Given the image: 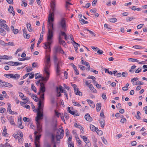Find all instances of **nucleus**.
Listing matches in <instances>:
<instances>
[{
    "instance_id": "1",
    "label": "nucleus",
    "mask_w": 147,
    "mask_h": 147,
    "mask_svg": "<svg viewBox=\"0 0 147 147\" xmlns=\"http://www.w3.org/2000/svg\"><path fill=\"white\" fill-rule=\"evenodd\" d=\"M40 88L39 92L38 94L40 95V99L38 104V107L37 109V116L36 117L35 120L37 126V131H35L34 134L36 135L38 133H40L42 131V125L41 124L40 119H42V110L44 105V93L45 91V83L43 82L40 83Z\"/></svg>"
},
{
    "instance_id": "2",
    "label": "nucleus",
    "mask_w": 147,
    "mask_h": 147,
    "mask_svg": "<svg viewBox=\"0 0 147 147\" xmlns=\"http://www.w3.org/2000/svg\"><path fill=\"white\" fill-rule=\"evenodd\" d=\"M51 9L49 12L48 21L47 27L48 32L47 34L46 42L45 43L44 47H50L53 42V22L54 20V13L55 9V0H52L51 4Z\"/></svg>"
},
{
    "instance_id": "3",
    "label": "nucleus",
    "mask_w": 147,
    "mask_h": 147,
    "mask_svg": "<svg viewBox=\"0 0 147 147\" xmlns=\"http://www.w3.org/2000/svg\"><path fill=\"white\" fill-rule=\"evenodd\" d=\"M45 58V65L44 68V75L45 77H42V78L43 80L47 81L48 80L50 74L51 65L50 55L48 54L46 55Z\"/></svg>"
},
{
    "instance_id": "4",
    "label": "nucleus",
    "mask_w": 147,
    "mask_h": 147,
    "mask_svg": "<svg viewBox=\"0 0 147 147\" xmlns=\"http://www.w3.org/2000/svg\"><path fill=\"white\" fill-rule=\"evenodd\" d=\"M59 27L65 31L67 30V26L66 24L65 19L64 18H62L60 20L58 23Z\"/></svg>"
},
{
    "instance_id": "5",
    "label": "nucleus",
    "mask_w": 147,
    "mask_h": 147,
    "mask_svg": "<svg viewBox=\"0 0 147 147\" xmlns=\"http://www.w3.org/2000/svg\"><path fill=\"white\" fill-rule=\"evenodd\" d=\"M60 127L56 137L57 140H59L62 138L64 136V131L63 127L61 126H60Z\"/></svg>"
},
{
    "instance_id": "6",
    "label": "nucleus",
    "mask_w": 147,
    "mask_h": 147,
    "mask_svg": "<svg viewBox=\"0 0 147 147\" xmlns=\"http://www.w3.org/2000/svg\"><path fill=\"white\" fill-rule=\"evenodd\" d=\"M6 22L5 20L0 19V26L9 32L10 31V29L7 25L5 24Z\"/></svg>"
},
{
    "instance_id": "7",
    "label": "nucleus",
    "mask_w": 147,
    "mask_h": 147,
    "mask_svg": "<svg viewBox=\"0 0 147 147\" xmlns=\"http://www.w3.org/2000/svg\"><path fill=\"white\" fill-rule=\"evenodd\" d=\"M72 86L74 88V92L75 94L80 96H82V93L78 89L77 85L75 84H73Z\"/></svg>"
},
{
    "instance_id": "8",
    "label": "nucleus",
    "mask_w": 147,
    "mask_h": 147,
    "mask_svg": "<svg viewBox=\"0 0 147 147\" xmlns=\"http://www.w3.org/2000/svg\"><path fill=\"white\" fill-rule=\"evenodd\" d=\"M41 135L35 136V138L34 141V143L36 147H40L39 140L41 137Z\"/></svg>"
},
{
    "instance_id": "9",
    "label": "nucleus",
    "mask_w": 147,
    "mask_h": 147,
    "mask_svg": "<svg viewBox=\"0 0 147 147\" xmlns=\"http://www.w3.org/2000/svg\"><path fill=\"white\" fill-rule=\"evenodd\" d=\"M57 91L58 90H59L62 93H64V95L65 96L66 98L67 99H68V96L67 93L66 91H64L63 89L62 88V87L61 86H59L58 87H57L56 88Z\"/></svg>"
},
{
    "instance_id": "10",
    "label": "nucleus",
    "mask_w": 147,
    "mask_h": 147,
    "mask_svg": "<svg viewBox=\"0 0 147 147\" xmlns=\"http://www.w3.org/2000/svg\"><path fill=\"white\" fill-rule=\"evenodd\" d=\"M61 63L59 62L57 64L56 67V71L57 75H59L60 74V65Z\"/></svg>"
},
{
    "instance_id": "11",
    "label": "nucleus",
    "mask_w": 147,
    "mask_h": 147,
    "mask_svg": "<svg viewBox=\"0 0 147 147\" xmlns=\"http://www.w3.org/2000/svg\"><path fill=\"white\" fill-rule=\"evenodd\" d=\"M7 119L9 121L10 124L12 125H15V124L14 122V117L12 116H11L8 117Z\"/></svg>"
},
{
    "instance_id": "12",
    "label": "nucleus",
    "mask_w": 147,
    "mask_h": 147,
    "mask_svg": "<svg viewBox=\"0 0 147 147\" xmlns=\"http://www.w3.org/2000/svg\"><path fill=\"white\" fill-rule=\"evenodd\" d=\"M13 136L15 139H18V142L20 143H22L23 142L22 139L23 138L20 137L18 135H17L16 134H13Z\"/></svg>"
},
{
    "instance_id": "13",
    "label": "nucleus",
    "mask_w": 147,
    "mask_h": 147,
    "mask_svg": "<svg viewBox=\"0 0 147 147\" xmlns=\"http://www.w3.org/2000/svg\"><path fill=\"white\" fill-rule=\"evenodd\" d=\"M22 118L20 117V118H19L18 121V127L22 129L24 127L23 125H22Z\"/></svg>"
},
{
    "instance_id": "14",
    "label": "nucleus",
    "mask_w": 147,
    "mask_h": 147,
    "mask_svg": "<svg viewBox=\"0 0 147 147\" xmlns=\"http://www.w3.org/2000/svg\"><path fill=\"white\" fill-rule=\"evenodd\" d=\"M70 65L74 69L75 74L76 75H78L79 74V72L77 69L76 66L73 63H71Z\"/></svg>"
},
{
    "instance_id": "15",
    "label": "nucleus",
    "mask_w": 147,
    "mask_h": 147,
    "mask_svg": "<svg viewBox=\"0 0 147 147\" xmlns=\"http://www.w3.org/2000/svg\"><path fill=\"white\" fill-rule=\"evenodd\" d=\"M43 32H42L40 33V38L39 39V40H38V41L37 45V47H39V44L41 43V41L42 40L43 38Z\"/></svg>"
},
{
    "instance_id": "16",
    "label": "nucleus",
    "mask_w": 147,
    "mask_h": 147,
    "mask_svg": "<svg viewBox=\"0 0 147 147\" xmlns=\"http://www.w3.org/2000/svg\"><path fill=\"white\" fill-rule=\"evenodd\" d=\"M85 119L88 121H92V118L90 116L88 113H87L84 116Z\"/></svg>"
},
{
    "instance_id": "17",
    "label": "nucleus",
    "mask_w": 147,
    "mask_h": 147,
    "mask_svg": "<svg viewBox=\"0 0 147 147\" xmlns=\"http://www.w3.org/2000/svg\"><path fill=\"white\" fill-rule=\"evenodd\" d=\"M87 101L90 105V106L92 108H94L95 107V105L93 102L91 100L87 99L86 100Z\"/></svg>"
},
{
    "instance_id": "18",
    "label": "nucleus",
    "mask_w": 147,
    "mask_h": 147,
    "mask_svg": "<svg viewBox=\"0 0 147 147\" xmlns=\"http://www.w3.org/2000/svg\"><path fill=\"white\" fill-rule=\"evenodd\" d=\"M0 34L2 36H5L6 34V31L2 27L0 28Z\"/></svg>"
},
{
    "instance_id": "19",
    "label": "nucleus",
    "mask_w": 147,
    "mask_h": 147,
    "mask_svg": "<svg viewBox=\"0 0 147 147\" xmlns=\"http://www.w3.org/2000/svg\"><path fill=\"white\" fill-rule=\"evenodd\" d=\"M8 11L10 13H11L12 14L13 16L15 15L14 10L12 6L10 5L9 7Z\"/></svg>"
},
{
    "instance_id": "20",
    "label": "nucleus",
    "mask_w": 147,
    "mask_h": 147,
    "mask_svg": "<svg viewBox=\"0 0 147 147\" xmlns=\"http://www.w3.org/2000/svg\"><path fill=\"white\" fill-rule=\"evenodd\" d=\"M12 58V56L7 55H4L3 56H0V60L2 61L1 59H11Z\"/></svg>"
},
{
    "instance_id": "21",
    "label": "nucleus",
    "mask_w": 147,
    "mask_h": 147,
    "mask_svg": "<svg viewBox=\"0 0 147 147\" xmlns=\"http://www.w3.org/2000/svg\"><path fill=\"white\" fill-rule=\"evenodd\" d=\"M99 121L101 127H103L105 126L104 119L102 118H101L100 119Z\"/></svg>"
},
{
    "instance_id": "22",
    "label": "nucleus",
    "mask_w": 147,
    "mask_h": 147,
    "mask_svg": "<svg viewBox=\"0 0 147 147\" xmlns=\"http://www.w3.org/2000/svg\"><path fill=\"white\" fill-rule=\"evenodd\" d=\"M20 75L18 74H12L11 78H13L14 79L17 80L20 78Z\"/></svg>"
},
{
    "instance_id": "23",
    "label": "nucleus",
    "mask_w": 147,
    "mask_h": 147,
    "mask_svg": "<svg viewBox=\"0 0 147 147\" xmlns=\"http://www.w3.org/2000/svg\"><path fill=\"white\" fill-rule=\"evenodd\" d=\"M90 90L92 91L94 93H97V91L93 87V85L91 84L88 87Z\"/></svg>"
},
{
    "instance_id": "24",
    "label": "nucleus",
    "mask_w": 147,
    "mask_h": 147,
    "mask_svg": "<svg viewBox=\"0 0 147 147\" xmlns=\"http://www.w3.org/2000/svg\"><path fill=\"white\" fill-rule=\"evenodd\" d=\"M2 85L9 88H10L12 86V85L11 84L5 81L3 82V84H2Z\"/></svg>"
},
{
    "instance_id": "25",
    "label": "nucleus",
    "mask_w": 147,
    "mask_h": 147,
    "mask_svg": "<svg viewBox=\"0 0 147 147\" xmlns=\"http://www.w3.org/2000/svg\"><path fill=\"white\" fill-rule=\"evenodd\" d=\"M80 137L86 144L89 143V140L87 139L86 137L82 136H81Z\"/></svg>"
},
{
    "instance_id": "26",
    "label": "nucleus",
    "mask_w": 147,
    "mask_h": 147,
    "mask_svg": "<svg viewBox=\"0 0 147 147\" xmlns=\"http://www.w3.org/2000/svg\"><path fill=\"white\" fill-rule=\"evenodd\" d=\"M101 105L100 103H98L96 104V110L97 112L99 111L101 109Z\"/></svg>"
},
{
    "instance_id": "27",
    "label": "nucleus",
    "mask_w": 147,
    "mask_h": 147,
    "mask_svg": "<svg viewBox=\"0 0 147 147\" xmlns=\"http://www.w3.org/2000/svg\"><path fill=\"white\" fill-rule=\"evenodd\" d=\"M73 42L74 43V47L75 48V51H77L78 48V47H79L80 45L79 44L76 42L74 40L73 41Z\"/></svg>"
},
{
    "instance_id": "28",
    "label": "nucleus",
    "mask_w": 147,
    "mask_h": 147,
    "mask_svg": "<svg viewBox=\"0 0 147 147\" xmlns=\"http://www.w3.org/2000/svg\"><path fill=\"white\" fill-rule=\"evenodd\" d=\"M35 78L36 79L39 78H42V80L46 82L47 81H47L45 80H43L42 78V77H43L44 78L45 77V76H44V75L43 77L42 76V77H41V76H40V74L39 73L36 74H35Z\"/></svg>"
},
{
    "instance_id": "29",
    "label": "nucleus",
    "mask_w": 147,
    "mask_h": 147,
    "mask_svg": "<svg viewBox=\"0 0 147 147\" xmlns=\"http://www.w3.org/2000/svg\"><path fill=\"white\" fill-rule=\"evenodd\" d=\"M26 26L28 31L30 32H31L32 31V27L30 24V23L27 24L26 25Z\"/></svg>"
},
{
    "instance_id": "30",
    "label": "nucleus",
    "mask_w": 147,
    "mask_h": 147,
    "mask_svg": "<svg viewBox=\"0 0 147 147\" xmlns=\"http://www.w3.org/2000/svg\"><path fill=\"white\" fill-rule=\"evenodd\" d=\"M7 132V130L6 129V126H5L4 127V129L2 133L3 135L5 136H6Z\"/></svg>"
},
{
    "instance_id": "31",
    "label": "nucleus",
    "mask_w": 147,
    "mask_h": 147,
    "mask_svg": "<svg viewBox=\"0 0 147 147\" xmlns=\"http://www.w3.org/2000/svg\"><path fill=\"white\" fill-rule=\"evenodd\" d=\"M51 142L52 143L54 144L53 147H57L56 144V142L55 141V136L53 135L52 136Z\"/></svg>"
},
{
    "instance_id": "32",
    "label": "nucleus",
    "mask_w": 147,
    "mask_h": 147,
    "mask_svg": "<svg viewBox=\"0 0 147 147\" xmlns=\"http://www.w3.org/2000/svg\"><path fill=\"white\" fill-rule=\"evenodd\" d=\"M61 47L59 46H57L54 48L55 51L56 53L59 52V51L61 50Z\"/></svg>"
},
{
    "instance_id": "33",
    "label": "nucleus",
    "mask_w": 147,
    "mask_h": 147,
    "mask_svg": "<svg viewBox=\"0 0 147 147\" xmlns=\"http://www.w3.org/2000/svg\"><path fill=\"white\" fill-rule=\"evenodd\" d=\"M31 96L32 98H33L35 101L37 102L38 101V98L36 95H35L34 94H32L31 95Z\"/></svg>"
},
{
    "instance_id": "34",
    "label": "nucleus",
    "mask_w": 147,
    "mask_h": 147,
    "mask_svg": "<svg viewBox=\"0 0 147 147\" xmlns=\"http://www.w3.org/2000/svg\"><path fill=\"white\" fill-rule=\"evenodd\" d=\"M59 42L60 44H61L63 45H65V43L64 40H62V38L61 37H59Z\"/></svg>"
},
{
    "instance_id": "35",
    "label": "nucleus",
    "mask_w": 147,
    "mask_h": 147,
    "mask_svg": "<svg viewBox=\"0 0 147 147\" xmlns=\"http://www.w3.org/2000/svg\"><path fill=\"white\" fill-rule=\"evenodd\" d=\"M128 60L131 62H138V60L137 59H135L133 58H129L128 59Z\"/></svg>"
},
{
    "instance_id": "36",
    "label": "nucleus",
    "mask_w": 147,
    "mask_h": 147,
    "mask_svg": "<svg viewBox=\"0 0 147 147\" xmlns=\"http://www.w3.org/2000/svg\"><path fill=\"white\" fill-rule=\"evenodd\" d=\"M72 104L74 106L77 107H80L81 105L79 102H76L75 101H72Z\"/></svg>"
},
{
    "instance_id": "37",
    "label": "nucleus",
    "mask_w": 147,
    "mask_h": 147,
    "mask_svg": "<svg viewBox=\"0 0 147 147\" xmlns=\"http://www.w3.org/2000/svg\"><path fill=\"white\" fill-rule=\"evenodd\" d=\"M31 86L32 90L34 91L36 93L37 92V90L33 84H31Z\"/></svg>"
},
{
    "instance_id": "38",
    "label": "nucleus",
    "mask_w": 147,
    "mask_h": 147,
    "mask_svg": "<svg viewBox=\"0 0 147 147\" xmlns=\"http://www.w3.org/2000/svg\"><path fill=\"white\" fill-rule=\"evenodd\" d=\"M7 105H8V107L7 108V111L9 113L11 110V105L9 103H7Z\"/></svg>"
},
{
    "instance_id": "39",
    "label": "nucleus",
    "mask_w": 147,
    "mask_h": 147,
    "mask_svg": "<svg viewBox=\"0 0 147 147\" xmlns=\"http://www.w3.org/2000/svg\"><path fill=\"white\" fill-rule=\"evenodd\" d=\"M117 20V19L115 18L109 19V21L111 22L115 23L116 22Z\"/></svg>"
},
{
    "instance_id": "40",
    "label": "nucleus",
    "mask_w": 147,
    "mask_h": 147,
    "mask_svg": "<svg viewBox=\"0 0 147 147\" xmlns=\"http://www.w3.org/2000/svg\"><path fill=\"white\" fill-rule=\"evenodd\" d=\"M131 9L133 10H137L138 11H141V9L140 8H137L136 6H134L131 7Z\"/></svg>"
},
{
    "instance_id": "41",
    "label": "nucleus",
    "mask_w": 147,
    "mask_h": 147,
    "mask_svg": "<svg viewBox=\"0 0 147 147\" xmlns=\"http://www.w3.org/2000/svg\"><path fill=\"white\" fill-rule=\"evenodd\" d=\"M86 31H87L89 32L91 35L95 36L96 35L91 30H89L88 29L86 28L85 29Z\"/></svg>"
},
{
    "instance_id": "42",
    "label": "nucleus",
    "mask_w": 147,
    "mask_h": 147,
    "mask_svg": "<svg viewBox=\"0 0 147 147\" xmlns=\"http://www.w3.org/2000/svg\"><path fill=\"white\" fill-rule=\"evenodd\" d=\"M90 129L93 131H95L97 129L95 127L92 125H90Z\"/></svg>"
},
{
    "instance_id": "43",
    "label": "nucleus",
    "mask_w": 147,
    "mask_h": 147,
    "mask_svg": "<svg viewBox=\"0 0 147 147\" xmlns=\"http://www.w3.org/2000/svg\"><path fill=\"white\" fill-rule=\"evenodd\" d=\"M67 110L68 111V112L71 114L72 115H75V112H74V111H72L71 110L69 107H67Z\"/></svg>"
},
{
    "instance_id": "44",
    "label": "nucleus",
    "mask_w": 147,
    "mask_h": 147,
    "mask_svg": "<svg viewBox=\"0 0 147 147\" xmlns=\"http://www.w3.org/2000/svg\"><path fill=\"white\" fill-rule=\"evenodd\" d=\"M133 47L136 49H143L144 47L141 46L140 45H136Z\"/></svg>"
},
{
    "instance_id": "45",
    "label": "nucleus",
    "mask_w": 147,
    "mask_h": 147,
    "mask_svg": "<svg viewBox=\"0 0 147 147\" xmlns=\"http://www.w3.org/2000/svg\"><path fill=\"white\" fill-rule=\"evenodd\" d=\"M12 74H5L4 75V76L8 78H12Z\"/></svg>"
},
{
    "instance_id": "46",
    "label": "nucleus",
    "mask_w": 147,
    "mask_h": 147,
    "mask_svg": "<svg viewBox=\"0 0 147 147\" xmlns=\"http://www.w3.org/2000/svg\"><path fill=\"white\" fill-rule=\"evenodd\" d=\"M17 134L20 137H21L22 138H23V134L22 132L21 131H18L17 133Z\"/></svg>"
},
{
    "instance_id": "47",
    "label": "nucleus",
    "mask_w": 147,
    "mask_h": 147,
    "mask_svg": "<svg viewBox=\"0 0 147 147\" xmlns=\"http://www.w3.org/2000/svg\"><path fill=\"white\" fill-rule=\"evenodd\" d=\"M96 131L97 134L99 135H101L102 134V132L100 130H98V129H97Z\"/></svg>"
},
{
    "instance_id": "48",
    "label": "nucleus",
    "mask_w": 147,
    "mask_h": 147,
    "mask_svg": "<svg viewBox=\"0 0 147 147\" xmlns=\"http://www.w3.org/2000/svg\"><path fill=\"white\" fill-rule=\"evenodd\" d=\"M65 38L66 40H67L68 39H71V40H72V39L71 37V36H67V35H66L65 36Z\"/></svg>"
},
{
    "instance_id": "49",
    "label": "nucleus",
    "mask_w": 147,
    "mask_h": 147,
    "mask_svg": "<svg viewBox=\"0 0 147 147\" xmlns=\"http://www.w3.org/2000/svg\"><path fill=\"white\" fill-rule=\"evenodd\" d=\"M1 120L2 123H4L5 122L6 119L3 116L1 117Z\"/></svg>"
},
{
    "instance_id": "50",
    "label": "nucleus",
    "mask_w": 147,
    "mask_h": 147,
    "mask_svg": "<svg viewBox=\"0 0 147 147\" xmlns=\"http://www.w3.org/2000/svg\"><path fill=\"white\" fill-rule=\"evenodd\" d=\"M80 21L81 23H82L83 24H86L88 23V22L87 21L83 19H81L80 20Z\"/></svg>"
},
{
    "instance_id": "51",
    "label": "nucleus",
    "mask_w": 147,
    "mask_h": 147,
    "mask_svg": "<svg viewBox=\"0 0 147 147\" xmlns=\"http://www.w3.org/2000/svg\"><path fill=\"white\" fill-rule=\"evenodd\" d=\"M141 115V113L140 111H138L137 112V115L136 116V119H140V115Z\"/></svg>"
},
{
    "instance_id": "52",
    "label": "nucleus",
    "mask_w": 147,
    "mask_h": 147,
    "mask_svg": "<svg viewBox=\"0 0 147 147\" xmlns=\"http://www.w3.org/2000/svg\"><path fill=\"white\" fill-rule=\"evenodd\" d=\"M66 35V34L65 32L61 31L59 34V37H61V36H64V37Z\"/></svg>"
},
{
    "instance_id": "53",
    "label": "nucleus",
    "mask_w": 147,
    "mask_h": 147,
    "mask_svg": "<svg viewBox=\"0 0 147 147\" xmlns=\"http://www.w3.org/2000/svg\"><path fill=\"white\" fill-rule=\"evenodd\" d=\"M26 68L27 71L28 72H30L32 70V67L30 66L27 67Z\"/></svg>"
},
{
    "instance_id": "54",
    "label": "nucleus",
    "mask_w": 147,
    "mask_h": 147,
    "mask_svg": "<svg viewBox=\"0 0 147 147\" xmlns=\"http://www.w3.org/2000/svg\"><path fill=\"white\" fill-rule=\"evenodd\" d=\"M34 77V73L33 72H31L29 75V78L30 79H32Z\"/></svg>"
},
{
    "instance_id": "55",
    "label": "nucleus",
    "mask_w": 147,
    "mask_h": 147,
    "mask_svg": "<svg viewBox=\"0 0 147 147\" xmlns=\"http://www.w3.org/2000/svg\"><path fill=\"white\" fill-rule=\"evenodd\" d=\"M38 64L35 62L33 63L32 65V67L33 68L38 67Z\"/></svg>"
},
{
    "instance_id": "56",
    "label": "nucleus",
    "mask_w": 147,
    "mask_h": 147,
    "mask_svg": "<svg viewBox=\"0 0 147 147\" xmlns=\"http://www.w3.org/2000/svg\"><path fill=\"white\" fill-rule=\"evenodd\" d=\"M68 146L69 147H74V144L71 142H68Z\"/></svg>"
},
{
    "instance_id": "57",
    "label": "nucleus",
    "mask_w": 147,
    "mask_h": 147,
    "mask_svg": "<svg viewBox=\"0 0 147 147\" xmlns=\"http://www.w3.org/2000/svg\"><path fill=\"white\" fill-rule=\"evenodd\" d=\"M5 111H6V109L5 108L3 107L0 108V113H3Z\"/></svg>"
},
{
    "instance_id": "58",
    "label": "nucleus",
    "mask_w": 147,
    "mask_h": 147,
    "mask_svg": "<svg viewBox=\"0 0 147 147\" xmlns=\"http://www.w3.org/2000/svg\"><path fill=\"white\" fill-rule=\"evenodd\" d=\"M97 53L99 55H101L103 53V51L98 49L97 51Z\"/></svg>"
},
{
    "instance_id": "59",
    "label": "nucleus",
    "mask_w": 147,
    "mask_h": 147,
    "mask_svg": "<svg viewBox=\"0 0 147 147\" xmlns=\"http://www.w3.org/2000/svg\"><path fill=\"white\" fill-rule=\"evenodd\" d=\"M105 71L106 73H108L109 74L111 75H112L113 74L112 72L111 71H109L108 69H105Z\"/></svg>"
},
{
    "instance_id": "60",
    "label": "nucleus",
    "mask_w": 147,
    "mask_h": 147,
    "mask_svg": "<svg viewBox=\"0 0 147 147\" xmlns=\"http://www.w3.org/2000/svg\"><path fill=\"white\" fill-rule=\"evenodd\" d=\"M11 45L12 46H14V45L12 42H9L7 43H6L5 44V46Z\"/></svg>"
},
{
    "instance_id": "61",
    "label": "nucleus",
    "mask_w": 147,
    "mask_h": 147,
    "mask_svg": "<svg viewBox=\"0 0 147 147\" xmlns=\"http://www.w3.org/2000/svg\"><path fill=\"white\" fill-rule=\"evenodd\" d=\"M22 63H19L18 62H14L13 66H16L18 65H21Z\"/></svg>"
},
{
    "instance_id": "62",
    "label": "nucleus",
    "mask_w": 147,
    "mask_h": 147,
    "mask_svg": "<svg viewBox=\"0 0 147 147\" xmlns=\"http://www.w3.org/2000/svg\"><path fill=\"white\" fill-rule=\"evenodd\" d=\"M103 142L105 144H106L107 143V140L103 137L101 138Z\"/></svg>"
},
{
    "instance_id": "63",
    "label": "nucleus",
    "mask_w": 147,
    "mask_h": 147,
    "mask_svg": "<svg viewBox=\"0 0 147 147\" xmlns=\"http://www.w3.org/2000/svg\"><path fill=\"white\" fill-rule=\"evenodd\" d=\"M76 141L79 144H81V140H80L79 138L78 137L77 138L76 137Z\"/></svg>"
},
{
    "instance_id": "64",
    "label": "nucleus",
    "mask_w": 147,
    "mask_h": 147,
    "mask_svg": "<svg viewBox=\"0 0 147 147\" xmlns=\"http://www.w3.org/2000/svg\"><path fill=\"white\" fill-rule=\"evenodd\" d=\"M12 31L15 34H17L18 32V29H13L12 30Z\"/></svg>"
}]
</instances>
